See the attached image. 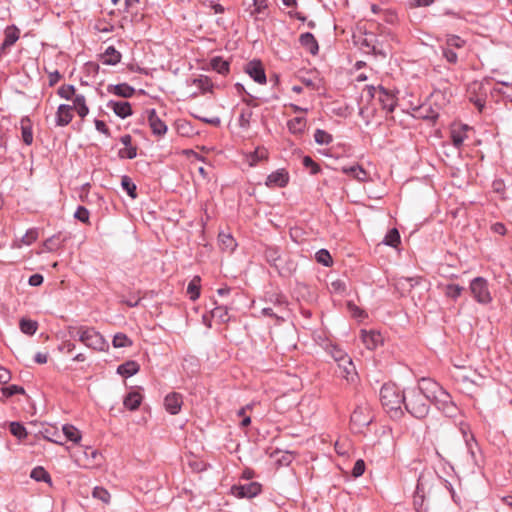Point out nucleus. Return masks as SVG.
Here are the masks:
<instances>
[{
  "mask_svg": "<svg viewBox=\"0 0 512 512\" xmlns=\"http://www.w3.org/2000/svg\"><path fill=\"white\" fill-rule=\"evenodd\" d=\"M89 216L90 213L88 209L85 208L84 206H78L77 210L74 213V217L83 223L89 222Z\"/></svg>",
  "mask_w": 512,
  "mask_h": 512,
  "instance_id": "nucleus-58",
  "label": "nucleus"
},
{
  "mask_svg": "<svg viewBox=\"0 0 512 512\" xmlns=\"http://www.w3.org/2000/svg\"><path fill=\"white\" fill-rule=\"evenodd\" d=\"M121 186L132 199L137 198V187L129 176L121 177Z\"/></svg>",
  "mask_w": 512,
  "mask_h": 512,
  "instance_id": "nucleus-37",
  "label": "nucleus"
},
{
  "mask_svg": "<svg viewBox=\"0 0 512 512\" xmlns=\"http://www.w3.org/2000/svg\"><path fill=\"white\" fill-rule=\"evenodd\" d=\"M289 182V174L285 169H278L272 172L266 178L265 185L269 188H282Z\"/></svg>",
  "mask_w": 512,
  "mask_h": 512,
  "instance_id": "nucleus-12",
  "label": "nucleus"
},
{
  "mask_svg": "<svg viewBox=\"0 0 512 512\" xmlns=\"http://www.w3.org/2000/svg\"><path fill=\"white\" fill-rule=\"evenodd\" d=\"M268 152L264 148H257L253 153L250 155V165L254 166L257 162L262 161L264 159H267Z\"/></svg>",
  "mask_w": 512,
  "mask_h": 512,
  "instance_id": "nucleus-51",
  "label": "nucleus"
},
{
  "mask_svg": "<svg viewBox=\"0 0 512 512\" xmlns=\"http://www.w3.org/2000/svg\"><path fill=\"white\" fill-rule=\"evenodd\" d=\"M254 11L253 14H260L267 8L266 0H253Z\"/></svg>",
  "mask_w": 512,
  "mask_h": 512,
  "instance_id": "nucleus-61",
  "label": "nucleus"
},
{
  "mask_svg": "<svg viewBox=\"0 0 512 512\" xmlns=\"http://www.w3.org/2000/svg\"><path fill=\"white\" fill-rule=\"evenodd\" d=\"M107 107L112 109L113 112L122 119L132 115L131 105L127 101L110 100L107 104Z\"/></svg>",
  "mask_w": 512,
  "mask_h": 512,
  "instance_id": "nucleus-19",
  "label": "nucleus"
},
{
  "mask_svg": "<svg viewBox=\"0 0 512 512\" xmlns=\"http://www.w3.org/2000/svg\"><path fill=\"white\" fill-rule=\"evenodd\" d=\"M120 158L134 159L137 156V148L135 146H127L118 152Z\"/></svg>",
  "mask_w": 512,
  "mask_h": 512,
  "instance_id": "nucleus-57",
  "label": "nucleus"
},
{
  "mask_svg": "<svg viewBox=\"0 0 512 512\" xmlns=\"http://www.w3.org/2000/svg\"><path fill=\"white\" fill-rule=\"evenodd\" d=\"M69 336L78 339L86 347L96 351H106L109 347L105 338L93 327H69Z\"/></svg>",
  "mask_w": 512,
  "mask_h": 512,
  "instance_id": "nucleus-3",
  "label": "nucleus"
},
{
  "mask_svg": "<svg viewBox=\"0 0 512 512\" xmlns=\"http://www.w3.org/2000/svg\"><path fill=\"white\" fill-rule=\"evenodd\" d=\"M442 55L445 58V60L450 64H456L458 62V55L453 49L443 46Z\"/></svg>",
  "mask_w": 512,
  "mask_h": 512,
  "instance_id": "nucleus-54",
  "label": "nucleus"
},
{
  "mask_svg": "<svg viewBox=\"0 0 512 512\" xmlns=\"http://www.w3.org/2000/svg\"><path fill=\"white\" fill-rule=\"evenodd\" d=\"M109 91L114 93L117 96H120L123 98H130L133 96L135 89L126 83H121V84L114 85L112 87V89H109Z\"/></svg>",
  "mask_w": 512,
  "mask_h": 512,
  "instance_id": "nucleus-31",
  "label": "nucleus"
},
{
  "mask_svg": "<svg viewBox=\"0 0 512 512\" xmlns=\"http://www.w3.org/2000/svg\"><path fill=\"white\" fill-rule=\"evenodd\" d=\"M361 339H362L363 344L369 350L375 349L382 342L381 334L374 330H370V331L362 330L361 331Z\"/></svg>",
  "mask_w": 512,
  "mask_h": 512,
  "instance_id": "nucleus-20",
  "label": "nucleus"
},
{
  "mask_svg": "<svg viewBox=\"0 0 512 512\" xmlns=\"http://www.w3.org/2000/svg\"><path fill=\"white\" fill-rule=\"evenodd\" d=\"M38 328V324L36 321L29 319H21L20 321V330L24 334L33 335L36 333Z\"/></svg>",
  "mask_w": 512,
  "mask_h": 512,
  "instance_id": "nucleus-41",
  "label": "nucleus"
},
{
  "mask_svg": "<svg viewBox=\"0 0 512 512\" xmlns=\"http://www.w3.org/2000/svg\"><path fill=\"white\" fill-rule=\"evenodd\" d=\"M423 378L418 387L409 389L405 392L404 405L406 410L415 418H425L430 410L431 396L424 389Z\"/></svg>",
  "mask_w": 512,
  "mask_h": 512,
  "instance_id": "nucleus-1",
  "label": "nucleus"
},
{
  "mask_svg": "<svg viewBox=\"0 0 512 512\" xmlns=\"http://www.w3.org/2000/svg\"><path fill=\"white\" fill-rule=\"evenodd\" d=\"M212 317L218 319L220 322L225 323L229 320L227 306H216L211 311Z\"/></svg>",
  "mask_w": 512,
  "mask_h": 512,
  "instance_id": "nucleus-45",
  "label": "nucleus"
},
{
  "mask_svg": "<svg viewBox=\"0 0 512 512\" xmlns=\"http://www.w3.org/2000/svg\"><path fill=\"white\" fill-rule=\"evenodd\" d=\"M491 230L494 233H497L499 235H505L506 234V227H505V225L503 223H500V222L494 223L491 226Z\"/></svg>",
  "mask_w": 512,
  "mask_h": 512,
  "instance_id": "nucleus-64",
  "label": "nucleus"
},
{
  "mask_svg": "<svg viewBox=\"0 0 512 512\" xmlns=\"http://www.w3.org/2000/svg\"><path fill=\"white\" fill-rule=\"evenodd\" d=\"M378 100L382 105V108L388 112H393L397 104V99L394 94L389 92L382 86H379Z\"/></svg>",
  "mask_w": 512,
  "mask_h": 512,
  "instance_id": "nucleus-16",
  "label": "nucleus"
},
{
  "mask_svg": "<svg viewBox=\"0 0 512 512\" xmlns=\"http://www.w3.org/2000/svg\"><path fill=\"white\" fill-rule=\"evenodd\" d=\"M466 44V41L463 40L460 36L454 34H448L446 36L445 46L453 49V48H463Z\"/></svg>",
  "mask_w": 512,
  "mask_h": 512,
  "instance_id": "nucleus-39",
  "label": "nucleus"
},
{
  "mask_svg": "<svg viewBox=\"0 0 512 512\" xmlns=\"http://www.w3.org/2000/svg\"><path fill=\"white\" fill-rule=\"evenodd\" d=\"M22 140L26 145L33 143L32 123L28 117H24L20 121Z\"/></svg>",
  "mask_w": 512,
  "mask_h": 512,
  "instance_id": "nucleus-23",
  "label": "nucleus"
},
{
  "mask_svg": "<svg viewBox=\"0 0 512 512\" xmlns=\"http://www.w3.org/2000/svg\"><path fill=\"white\" fill-rule=\"evenodd\" d=\"M38 236L37 228L28 229L25 235H23L22 238L14 244V247L20 248L22 245H31L37 240Z\"/></svg>",
  "mask_w": 512,
  "mask_h": 512,
  "instance_id": "nucleus-33",
  "label": "nucleus"
},
{
  "mask_svg": "<svg viewBox=\"0 0 512 512\" xmlns=\"http://www.w3.org/2000/svg\"><path fill=\"white\" fill-rule=\"evenodd\" d=\"M470 291L479 303L487 304L492 300L488 289V282L483 277H476L471 281Z\"/></svg>",
  "mask_w": 512,
  "mask_h": 512,
  "instance_id": "nucleus-8",
  "label": "nucleus"
},
{
  "mask_svg": "<svg viewBox=\"0 0 512 512\" xmlns=\"http://www.w3.org/2000/svg\"><path fill=\"white\" fill-rule=\"evenodd\" d=\"M141 401H142V396L140 393L130 392L124 398L123 404L127 409L134 411L139 408Z\"/></svg>",
  "mask_w": 512,
  "mask_h": 512,
  "instance_id": "nucleus-30",
  "label": "nucleus"
},
{
  "mask_svg": "<svg viewBox=\"0 0 512 512\" xmlns=\"http://www.w3.org/2000/svg\"><path fill=\"white\" fill-rule=\"evenodd\" d=\"M373 421L371 406L366 401H361L351 414L350 422L352 429L360 432Z\"/></svg>",
  "mask_w": 512,
  "mask_h": 512,
  "instance_id": "nucleus-6",
  "label": "nucleus"
},
{
  "mask_svg": "<svg viewBox=\"0 0 512 512\" xmlns=\"http://www.w3.org/2000/svg\"><path fill=\"white\" fill-rule=\"evenodd\" d=\"M60 235H53L44 241L43 246L48 252L56 251L61 247Z\"/></svg>",
  "mask_w": 512,
  "mask_h": 512,
  "instance_id": "nucleus-46",
  "label": "nucleus"
},
{
  "mask_svg": "<svg viewBox=\"0 0 512 512\" xmlns=\"http://www.w3.org/2000/svg\"><path fill=\"white\" fill-rule=\"evenodd\" d=\"M463 291L464 287L454 283L446 285L444 289L445 296L454 301L460 297Z\"/></svg>",
  "mask_w": 512,
  "mask_h": 512,
  "instance_id": "nucleus-38",
  "label": "nucleus"
},
{
  "mask_svg": "<svg viewBox=\"0 0 512 512\" xmlns=\"http://www.w3.org/2000/svg\"><path fill=\"white\" fill-rule=\"evenodd\" d=\"M30 477L35 481L50 482L51 477L49 473L41 466L35 467L30 474Z\"/></svg>",
  "mask_w": 512,
  "mask_h": 512,
  "instance_id": "nucleus-40",
  "label": "nucleus"
},
{
  "mask_svg": "<svg viewBox=\"0 0 512 512\" xmlns=\"http://www.w3.org/2000/svg\"><path fill=\"white\" fill-rule=\"evenodd\" d=\"M343 172L347 175H351L360 182H366L369 178L368 173L359 165L344 167Z\"/></svg>",
  "mask_w": 512,
  "mask_h": 512,
  "instance_id": "nucleus-28",
  "label": "nucleus"
},
{
  "mask_svg": "<svg viewBox=\"0 0 512 512\" xmlns=\"http://www.w3.org/2000/svg\"><path fill=\"white\" fill-rule=\"evenodd\" d=\"M365 471V463L362 459H359L355 462L353 469H352V475L354 477L361 476Z\"/></svg>",
  "mask_w": 512,
  "mask_h": 512,
  "instance_id": "nucleus-60",
  "label": "nucleus"
},
{
  "mask_svg": "<svg viewBox=\"0 0 512 512\" xmlns=\"http://www.w3.org/2000/svg\"><path fill=\"white\" fill-rule=\"evenodd\" d=\"M499 85L490 89V94L494 97L495 95H502L504 98L512 102V84L508 82L499 81Z\"/></svg>",
  "mask_w": 512,
  "mask_h": 512,
  "instance_id": "nucleus-24",
  "label": "nucleus"
},
{
  "mask_svg": "<svg viewBox=\"0 0 512 512\" xmlns=\"http://www.w3.org/2000/svg\"><path fill=\"white\" fill-rule=\"evenodd\" d=\"M10 432L13 436L17 437L20 440L27 437L26 428L19 422L10 423Z\"/></svg>",
  "mask_w": 512,
  "mask_h": 512,
  "instance_id": "nucleus-49",
  "label": "nucleus"
},
{
  "mask_svg": "<svg viewBox=\"0 0 512 512\" xmlns=\"http://www.w3.org/2000/svg\"><path fill=\"white\" fill-rule=\"evenodd\" d=\"M211 68L219 74L225 75L229 72V62L222 57L216 56L210 60Z\"/></svg>",
  "mask_w": 512,
  "mask_h": 512,
  "instance_id": "nucleus-32",
  "label": "nucleus"
},
{
  "mask_svg": "<svg viewBox=\"0 0 512 512\" xmlns=\"http://www.w3.org/2000/svg\"><path fill=\"white\" fill-rule=\"evenodd\" d=\"M329 352L333 359L338 363L339 368L342 369V376L348 379L349 376L355 372L352 359L344 350L336 345H331Z\"/></svg>",
  "mask_w": 512,
  "mask_h": 512,
  "instance_id": "nucleus-7",
  "label": "nucleus"
},
{
  "mask_svg": "<svg viewBox=\"0 0 512 512\" xmlns=\"http://www.w3.org/2000/svg\"><path fill=\"white\" fill-rule=\"evenodd\" d=\"M139 364L135 361H126L117 368L118 374L124 377H131L139 371Z\"/></svg>",
  "mask_w": 512,
  "mask_h": 512,
  "instance_id": "nucleus-29",
  "label": "nucleus"
},
{
  "mask_svg": "<svg viewBox=\"0 0 512 512\" xmlns=\"http://www.w3.org/2000/svg\"><path fill=\"white\" fill-rule=\"evenodd\" d=\"M432 476L430 474L422 473L419 475L416 491L413 497V502L415 506H422L424 498L426 494L430 493V482Z\"/></svg>",
  "mask_w": 512,
  "mask_h": 512,
  "instance_id": "nucleus-10",
  "label": "nucleus"
},
{
  "mask_svg": "<svg viewBox=\"0 0 512 512\" xmlns=\"http://www.w3.org/2000/svg\"><path fill=\"white\" fill-rule=\"evenodd\" d=\"M92 496L95 498V499H98L100 500L101 502H103L104 504H108L110 502V493L108 492V490H106L105 488L103 487H99V486H96L93 491H92Z\"/></svg>",
  "mask_w": 512,
  "mask_h": 512,
  "instance_id": "nucleus-47",
  "label": "nucleus"
},
{
  "mask_svg": "<svg viewBox=\"0 0 512 512\" xmlns=\"http://www.w3.org/2000/svg\"><path fill=\"white\" fill-rule=\"evenodd\" d=\"M405 393L393 383L384 384L380 390V401L387 410L397 411L404 404Z\"/></svg>",
  "mask_w": 512,
  "mask_h": 512,
  "instance_id": "nucleus-4",
  "label": "nucleus"
},
{
  "mask_svg": "<svg viewBox=\"0 0 512 512\" xmlns=\"http://www.w3.org/2000/svg\"><path fill=\"white\" fill-rule=\"evenodd\" d=\"M183 404V397L180 393L172 392L164 399V406L167 412L176 415L180 412Z\"/></svg>",
  "mask_w": 512,
  "mask_h": 512,
  "instance_id": "nucleus-15",
  "label": "nucleus"
},
{
  "mask_svg": "<svg viewBox=\"0 0 512 512\" xmlns=\"http://www.w3.org/2000/svg\"><path fill=\"white\" fill-rule=\"evenodd\" d=\"M316 261L326 267H329L332 265V257L328 250L326 249H320L315 254Z\"/></svg>",
  "mask_w": 512,
  "mask_h": 512,
  "instance_id": "nucleus-44",
  "label": "nucleus"
},
{
  "mask_svg": "<svg viewBox=\"0 0 512 512\" xmlns=\"http://www.w3.org/2000/svg\"><path fill=\"white\" fill-rule=\"evenodd\" d=\"M261 492V485L257 482L234 485L231 493L237 498H253Z\"/></svg>",
  "mask_w": 512,
  "mask_h": 512,
  "instance_id": "nucleus-11",
  "label": "nucleus"
},
{
  "mask_svg": "<svg viewBox=\"0 0 512 512\" xmlns=\"http://www.w3.org/2000/svg\"><path fill=\"white\" fill-rule=\"evenodd\" d=\"M400 234L396 228L390 229L383 239V244L396 248L400 244Z\"/></svg>",
  "mask_w": 512,
  "mask_h": 512,
  "instance_id": "nucleus-36",
  "label": "nucleus"
},
{
  "mask_svg": "<svg viewBox=\"0 0 512 512\" xmlns=\"http://www.w3.org/2000/svg\"><path fill=\"white\" fill-rule=\"evenodd\" d=\"M1 390H2L3 395L6 397H11L15 394H24L25 393L24 388L22 386H18V385H10L7 387H3Z\"/></svg>",
  "mask_w": 512,
  "mask_h": 512,
  "instance_id": "nucleus-56",
  "label": "nucleus"
},
{
  "mask_svg": "<svg viewBox=\"0 0 512 512\" xmlns=\"http://www.w3.org/2000/svg\"><path fill=\"white\" fill-rule=\"evenodd\" d=\"M424 389L431 396L433 404L446 417H456L459 413L457 405L453 402L451 395L437 382L431 379H424Z\"/></svg>",
  "mask_w": 512,
  "mask_h": 512,
  "instance_id": "nucleus-2",
  "label": "nucleus"
},
{
  "mask_svg": "<svg viewBox=\"0 0 512 512\" xmlns=\"http://www.w3.org/2000/svg\"><path fill=\"white\" fill-rule=\"evenodd\" d=\"M43 276L41 274H33L29 277L28 283L30 286L37 287L43 283Z\"/></svg>",
  "mask_w": 512,
  "mask_h": 512,
  "instance_id": "nucleus-62",
  "label": "nucleus"
},
{
  "mask_svg": "<svg viewBox=\"0 0 512 512\" xmlns=\"http://www.w3.org/2000/svg\"><path fill=\"white\" fill-rule=\"evenodd\" d=\"M218 242H219L220 248L223 251H226L229 253L233 252L237 247V243H236L235 239L229 233H224V232L219 233Z\"/></svg>",
  "mask_w": 512,
  "mask_h": 512,
  "instance_id": "nucleus-22",
  "label": "nucleus"
},
{
  "mask_svg": "<svg viewBox=\"0 0 512 512\" xmlns=\"http://www.w3.org/2000/svg\"><path fill=\"white\" fill-rule=\"evenodd\" d=\"M4 41L0 46V50L3 52L5 49L13 46L20 37V30L15 25L7 26L4 30Z\"/></svg>",
  "mask_w": 512,
  "mask_h": 512,
  "instance_id": "nucleus-18",
  "label": "nucleus"
},
{
  "mask_svg": "<svg viewBox=\"0 0 512 512\" xmlns=\"http://www.w3.org/2000/svg\"><path fill=\"white\" fill-rule=\"evenodd\" d=\"M57 93L65 100H72L76 94V89L73 85H62L59 87Z\"/></svg>",
  "mask_w": 512,
  "mask_h": 512,
  "instance_id": "nucleus-50",
  "label": "nucleus"
},
{
  "mask_svg": "<svg viewBox=\"0 0 512 512\" xmlns=\"http://www.w3.org/2000/svg\"><path fill=\"white\" fill-rule=\"evenodd\" d=\"M196 84L203 92L210 91L212 88V82L207 76H200L194 80Z\"/></svg>",
  "mask_w": 512,
  "mask_h": 512,
  "instance_id": "nucleus-55",
  "label": "nucleus"
},
{
  "mask_svg": "<svg viewBox=\"0 0 512 512\" xmlns=\"http://www.w3.org/2000/svg\"><path fill=\"white\" fill-rule=\"evenodd\" d=\"M115 348H123L132 345V341L124 333H117L112 340Z\"/></svg>",
  "mask_w": 512,
  "mask_h": 512,
  "instance_id": "nucleus-48",
  "label": "nucleus"
},
{
  "mask_svg": "<svg viewBox=\"0 0 512 512\" xmlns=\"http://www.w3.org/2000/svg\"><path fill=\"white\" fill-rule=\"evenodd\" d=\"M73 107L66 104L59 105L56 116H55V122L57 126L64 127L68 125L72 118H73Z\"/></svg>",
  "mask_w": 512,
  "mask_h": 512,
  "instance_id": "nucleus-17",
  "label": "nucleus"
},
{
  "mask_svg": "<svg viewBox=\"0 0 512 512\" xmlns=\"http://www.w3.org/2000/svg\"><path fill=\"white\" fill-rule=\"evenodd\" d=\"M347 307H348V310L349 312L352 314V316L354 318H357V319H361V318H364L366 317V313L365 311H363L362 309H360L357 305H355L353 302H348L347 303Z\"/></svg>",
  "mask_w": 512,
  "mask_h": 512,
  "instance_id": "nucleus-59",
  "label": "nucleus"
},
{
  "mask_svg": "<svg viewBox=\"0 0 512 512\" xmlns=\"http://www.w3.org/2000/svg\"><path fill=\"white\" fill-rule=\"evenodd\" d=\"M121 57V53L114 46H109L102 55V62L106 65H116L121 61Z\"/></svg>",
  "mask_w": 512,
  "mask_h": 512,
  "instance_id": "nucleus-27",
  "label": "nucleus"
},
{
  "mask_svg": "<svg viewBox=\"0 0 512 512\" xmlns=\"http://www.w3.org/2000/svg\"><path fill=\"white\" fill-rule=\"evenodd\" d=\"M489 78H485L482 81H473L469 84L467 93L469 101L472 102L479 112H482L486 105L489 88Z\"/></svg>",
  "mask_w": 512,
  "mask_h": 512,
  "instance_id": "nucleus-5",
  "label": "nucleus"
},
{
  "mask_svg": "<svg viewBox=\"0 0 512 512\" xmlns=\"http://www.w3.org/2000/svg\"><path fill=\"white\" fill-rule=\"evenodd\" d=\"M465 129L466 126H463L462 129H453L451 131V141L456 148L461 147L466 138Z\"/></svg>",
  "mask_w": 512,
  "mask_h": 512,
  "instance_id": "nucleus-42",
  "label": "nucleus"
},
{
  "mask_svg": "<svg viewBox=\"0 0 512 512\" xmlns=\"http://www.w3.org/2000/svg\"><path fill=\"white\" fill-rule=\"evenodd\" d=\"M300 44L306 48L312 55H316L319 51V46L316 38L310 32H306L300 35Z\"/></svg>",
  "mask_w": 512,
  "mask_h": 512,
  "instance_id": "nucleus-21",
  "label": "nucleus"
},
{
  "mask_svg": "<svg viewBox=\"0 0 512 512\" xmlns=\"http://www.w3.org/2000/svg\"><path fill=\"white\" fill-rule=\"evenodd\" d=\"M148 122L152 133L156 136H163L167 132V125L157 115L155 109L148 111Z\"/></svg>",
  "mask_w": 512,
  "mask_h": 512,
  "instance_id": "nucleus-14",
  "label": "nucleus"
},
{
  "mask_svg": "<svg viewBox=\"0 0 512 512\" xmlns=\"http://www.w3.org/2000/svg\"><path fill=\"white\" fill-rule=\"evenodd\" d=\"M314 140L319 145H328L332 142L331 134L322 129H317L314 133Z\"/></svg>",
  "mask_w": 512,
  "mask_h": 512,
  "instance_id": "nucleus-43",
  "label": "nucleus"
},
{
  "mask_svg": "<svg viewBox=\"0 0 512 512\" xmlns=\"http://www.w3.org/2000/svg\"><path fill=\"white\" fill-rule=\"evenodd\" d=\"M252 115L253 113L250 109H242L239 115V126L243 129L249 128Z\"/></svg>",
  "mask_w": 512,
  "mask_h": 512,
  "instance_id": "nucleus-52",
  "label": "nucleus"
},
{
  "mask_svg": "<svg viewBox=\"0 0 512 512\" xmlns=\"http://www.w3.org/2000/svg\"><path fill=\"white\" fill-rule=\"evenodd\" d=\"M265 258L267 262L271 266L275 267L282 276H288L292 273L293 270H295V265L293 262H290L286 269L281 267V254L278 247L268 246L265 249Z\"/></svg>",
  "mask_w": 512,
  "mask_h": 512,
  "instance_id": "nucleus-9",
  "label": "nucleus"
},
{
  "mask_svg": "<svg viewBox=\"0 0 512 512\" xmlns=\"http://www.w3.org/2000/svg\"><path fill=\"white\" fill-rule=\"evenodd\" d=\"M307 120L305 117H295L287 122V127L292 134L301 135L306 128Z\"/></svg>",
  "mask_w": 512,
  "mask_h": 512,
  "instance_id": "nucleus-25",
  "label": "nucleus"
},
{
  "mask_svg": "<svg viewBox=\"0 0 512 512\" xmlns=\"http://www.w3.org/2000/svg\"><path fill=\"white\" fill-rule=\"evenodd\" d=\"M73 101V109L76 110L77 114L84 118L89 113V108L86 105V98L83 94H75V96L72 99Z\"/></svg>",
  "mask_w": 512,
  "mask_h": 512,
  "instance_id": "nucleus-26",
  "label": "nucleus"
},
{
  "mask_svg": "<svg viewBox=\"0 0 512 512\" xmlns=\"http://www.w3.org/2000/svg\"><path fill=\"white\" fill-rule=\"evenodd\" d=\"M200 282L201 278L199 276H194L187 286V294L192 301L197 300L200 296Z\"/></svg>",
  "mask_w": 512,
  "mask_h": 512,
  "instance_id": "nucleus-34",
  "label": "nucleus"
},
{
  "mask_svg": "<svg viewBox=\"0 0 512 512\" xmlns=\"http://www.w3.org/2000/svg\"><path fill=\"white\" fill-rule=\"evenodd\" d=\"M303 165L305 168L310 169L312 175H316L321 171L320 166L310 156L303 157Z\"/></svg>",
  "mask_w": 512,
  "mask_h": 512,
  "instance_id": "nucleus-53",
  "label": "nucleus"
},
{
  "mask_svg": "<svg viewBox=\"0 0 512 512\" xmlns=\"http://www.w3.org/2000/svg\"><path fill=\"white\" fill-rule=\"evenodd\" d=\"M94 123L97 131L105 134L106 136H110L109 129L104 121L96 119Z\"/></svg>",
  "mask_w": 512,
  "mask_h": 512,
  "instance_id": "nucleus-63",
  "label": "nucleus"
},
{
  "mask_svg": "<svg viewBox=\"0 0 512 512\" xmlns=\"http://www.w3.org/2000/svg\"><path fill=\"white\" fill-rule=\"evenodd\" d=\"M245 72L257 83H266V74L260 61H250L246 67Z\"/></svg>",
  "mask_w": 512,
  "mask_h": 512,
  "instance_id": "nucleus-13",
  "label": "nucleus"
},
{
  "mask_svg": "<svg viewBox=\"0 0 512 512\" xmlns=\"http://www.w3.org/2000/svg\"><path fill=\"white\" fill-rule=\"evenodd\" d=\"M62 431L67 440L78 443L81 440V432L71 424H65Z\"/></svg>",
  "mask_w": 512,
  "mask_h": 512,
  "instance_id": "nucleus-35",
  "label": "nucleus"
}]
</instances>
